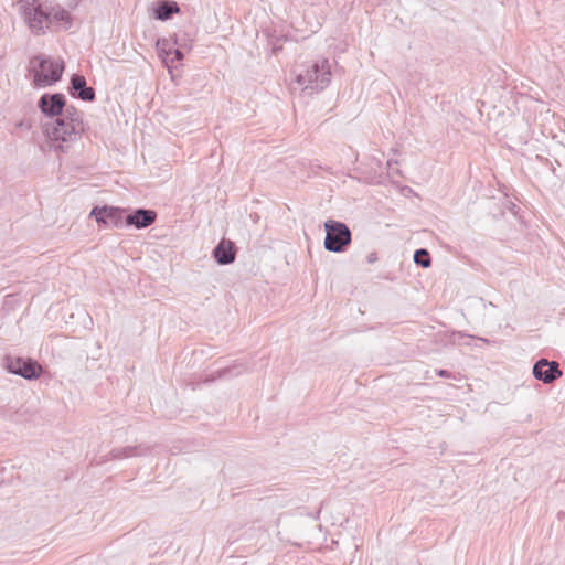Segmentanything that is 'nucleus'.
<instances>
[{"instance_id":"obj_1","label":"nucleus","mask_w":565,"mask_h":565,"mask_svg":"<svg viewBox=\"0 0 565 565\" xmlns=\"http://www.w3.org/2000/svg\"><path fill=\"white\" fill-rule=\"evenodd\" d=\"M86 125L83 113L77 108L66 107L64 114L57 117L50 129L47 136L53 142L55 150L68 152L73 145L78 141L85 132Z\"/></svg>"},{"instance_id":"obj_2","label":"nucleus","mask_w":565,"mask_h":565,"mask_svg":"<svg viewBox=\"0 0 565 565\" xmlns=\"http://www.w3.org/2000/svg\"><path fill=\"white\" fill-rule=\"evenodd\" d=\"M331 65L327 58L308 62L296 74V83L303 89L320 92L331 82Z\"/></svg>"},{"instance_id":"obj_3","label":"nucleus","mask_w":565,"mask_h":565,"mask_svg":"<svg viewBox=\"0 0 565 565\" xmlns=\"http://www.w3.org/2000/svg\"><path fill=\"white\" fill-rule=\"evenodd\" d=\"M18 12L33 35H43L50 29L49 8L41 0H17Z\"/></svg>"},{"instance_id":"obj_4","label":"nucleus","mask_w":565,"mask_h":565,"mask_svg":"<svg viewBox=\"0 0 565 565\" xmlns=\"http://www.w3.org/2000/svg\"><path fill=\"white\" fill-rule=\"evenodd\" d=\"M64 71V62L61 58H53L39 55L30 61V73L32 74L35 87H49L60 81Z\"/></svg>"},{"instance_id":"obj_5","label":"nucleus","mask_w":565,"mask_h":565,"mask_svg":"<svg viewBox=\"0 0 565 565\" xmlns=\"http://www.w3.org/2000/svg\"><path fill=\"white\" fill-rule=\"evenodd\" d=\"M324 248L332 253H341L351 243V231L342 222L329 220L324 223Z\"/></svg>"},{"instance_id":"obj_6","label":"nucleus","mask_w":565,"mask_h":565,"mask_svg":"<svg viewBox=\"0 0 565 565\" xmlns=\"http://www.w3.org/2000/svg\"><path fill=\"white\" fill-rule=\"evenodd\" d=\"M4 369L25 380H38L42 374V366L36 361L29 358L7 355L3 359Z\"/></svg>"},{"instance_id":"obj_7","label":"nucleus","mask_w":565,"mask_h":565,"mask_svg":"<svg viewBox=\"0 0 565 565\" xmlns=\"http://www.w3.org/2000/svg\"><path fill=\"white\" fill-rule=\"evenodd\" d=\"M65 97L62 94H44L39 100V108L45 116L61 117L64 114Z\"/></svg>"},{"instance_id":"obj_8","label":"nucleus","mask_w":565,"mask_h":565,"mask_svg":"<svg viewBox=\"0 0 565 565\" xmlns=\"http://www.w3.org/2000/svg\"><path fill=\"white\" fill-rule=\"evenodd\" d=\"M535 379L548 384L562 376L557 362H548L546 359L539 360L533 366Z\"/></svg>"},{"instance_id":"obj_9","label":"nucleus","mask_w":565,"mask_h":565,"mask_svg":"<svg viewBox=\"0 0 565 565\" xmlns=\"http://www.w3.org/2000/svg\"><path fill=\"white\" fill-rule=\"evenodd\" d=\"M90 216H94L99 224L113 225L115 227L122 225V210L117 207H94L90 212Z\"/></svg>"},{"instance_id":"obj_10","label":"nucleus","mask_w":565,"mask_h":565,"mask_svg":"<svg viewBox=\"0 0 565 565\" xmlns=\"http://www.w3.org/2000/svg\"><path fill=\"white\" fill-rule=\"evenodd\" d=\"M50 12V28L54 26L60 30H68L73 24L71 13L60 6L49 9Z\"/></svg>"},{"instance_id":"obj_11","label":"nucleus","mask_w":565,"mask_h":565,"mask_svg":"<svg viewBox=\"0 0 565 565\" xmlns=\"http://www.w3.org/2000/svg\"><path fill=\"white\" fill-rule=\"evenodd\" d=\"M157 213L152 210L139 209L126 217L127 225H134L137 228H145L154 223Z\"/></svg>"},{"instance_id":"obj_12","label":"nucleus","mask_w":565,"mask_h":565,"mask_svg":"<svg viewBox=\"0 0 565 565\" xmlns=\"http://www.w3.org/2000/svg\"><path fill=\"white\" fill-rule=\"evenodd\" d=\"M213 255L216 262L221 265H227L234 262L235 253L233 243L231 241H221L214 248Z\"/></svg>"},{"instance_id":"obj_13","label":"nucleus","mask_w":565,"mask_h":565,"mask_svg":"<svg viewBox=\"0 0 565 565\" xmlns=\"http://www.w3.org/2000/svg\"><path fill=\"white\" fill-rule=\"evenodd\" d=\"M156 47L158 51V56L162 61V63L168 68L169 73H172V70L177 67L174 65V60L170 58V56L173 54V47L169 40L167 39H158L156 43Z\"/></svg>"},{"instance_id":"obj_14","label":"nucleus","mask_w":565,"mask_h":565,"mask_svg":"<svg viewBox=\"0 0 565 565\" xmlns=\"http://www.w3.org/2000/svg\"><path fill=\"white\" fill-rule=\"evenodd\" d=\"M72 88L77 92L78 98L85 102H93L95 99V92L92 87H87L86 79L82 75H74L72 77Z\"/></svg>"},{"instance_id":"obj_15","label":"nucleus","mask_w":565,"mask_h":565,"mask_svg":"<svg viewBox=\"0 0 565 565\" xmlns=\"http://www.w3.org/2000/svg\"><path fill=\"white\" fill-rule=\"evenodd\" d=\"M177 12H179V7L175 2H163L156 9L154 17L158 20H168Z\"/></svg>"},{"instance_id":"obj_16","label":"nucleus","mask_w":565,"mask_h":565,"mask_svg":"<svg viewBox=\"0 0 565 565\" xmlns=\"http://www.w3.org/2000/svg\"><path fill=\"white\" fill-rule=\"evenodd\" d=\"M414 262L424 268H428L431 264L429 254L426 249L416 250L414 254Z\"/></svg>"},{"instance_id":"obj_17","label":"nucleus","mask_w":565,"mask_h":565,"mask_svg":"<svg viewBox=\"0 0 565 565\" xmlns=\"http://www.w3.org/2000/svg\"><path fill=\"white\" fill-rule=\"evenodd\" d=\"M132 449L131 448H125L122 449V451H119V450H115L114 451V457L115 458H121V457H129L132 455Z\"/></svg>"},{"instance_id":"obj_18","label":"nucleus","mask_w":565,"mask_h":565,"mask_svg":"<svg viewBox=\"0 0 565 565\" xmlns=\"http://www.w3.org/2000/svg\"><path fill=\"white\" fill-rule=\"evenodd\" d=\"M170 58H173L174 63L180 62L183 60V54L179 49H174L173 54L170 56Z\"/></svg>"},{"instance_id":"obj_19","label":"nucleus","mask_w":565,"mask_h":565,"mask_svg":"<svg viewBox=\"0 0 565 565\" xmlns=\"http://www.w3.org/2000/svg\"><path fill=\"white\" fill-rule=\"evenodd\" d=\"M366 260H367L369 264L375 263L377 260V254L375 252L370 253L366 256Z\"/></svg>"},{"instance_id":"obj_20","label":"nucleus","mask_w":565,"mask_h":565,"mask_svg":"<svg viewBox=\"0 0 565 565\" xmlns=\"http://www.w3.org/2000/svg\"><path fill=\"white\" fill-rule=\"evenodd\" d=\"M439 375H440V376H448V373H447V371H444V370H443V371H440V372H439Z\"/></svg>"}]
</instances>
